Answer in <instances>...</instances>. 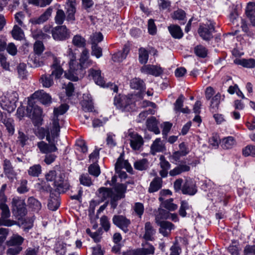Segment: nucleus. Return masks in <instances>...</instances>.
I'll return each instance as SVG.
<instances>
[{"mask_svg":"<svg viewBox=\"0 0 255 255\" xmlns=\"http://www.w3.org/2000/svg\"><path fill=\"white\" fill-rule=\"evenodd\" d=\"M66 56L70 60L69 62V69L65 73L66 78L74 81L78 80L79 77H81L82 74L79 63L76 60L75 53L71 48H69L66 53Z\"/></svg>","mask_w":255,"mask_h":255,"instance_id":"nucleus-1","label":"nucleus"},{"mask_svg":"<svg viewBox=\"0 0 255 255\" xmlns=\"http://www.w3.org/2000/svg\"><path fill=\"white\" fill-rule=\"evenodd\" d=\"M68 109V106L66 104L61 105L58 108L54 110V117L52 120V128L50 132L47 135V139L50 141L54 139L55 137L59 136L60 131V127L59 124L58 116L64 114Z\"/></svg>","mask_w":255,"mask_h":255,"instance_id":"nucleus-2","label":"nucleus"},{"mask_svg":"<svg viewBox=\"0 0 255 255\" xmlns=\"http://www.w3.org/2000/svg\"><path fill=\"white\" fill-rule=\"evenodd\" d=\"M136 95L123 96L116 97L114 104L117 108L124 112H130L136 110L135 98Z\"/></svg>","mask_w":255,"mask_h":255,"instance_id":"nucleus-3","label":"nucleus"},{"mask_svg":"<svg viewBox=\"0 0 255 255\" xmlns=\"http://www.w3.org/2000/svg\"><path fill=\"white\" fill-rule=\"evenodd\" d=\"M48 181H53L54 186L59 192H64L68 188V185L65 180V175L60 171L51 170L45 175Z\"/></svg>","mask_w":255,"mask_h":255,"instance_id":"nucleus-4","label":"nucleus"},{"mask_svg":"<svg viewBox=\"0 0 255 255\" xmlns=\"http://www.w3.org/2000/svg\"><path fill=\"white\" fill-rule=\"evenodd\" d=\"M18 101V94L13 91L8 92L5 95L0 96V106L8 113L14 111L16 107V103Z\"/></svg>","mask_w":255,"mask_h":255,"instance_id":"nucleus-5","label":"nucleus"},{"mask_svg":"<svg viewBox=\"0 0 255 255\" xmlns=\"http://www.w3.org/2000/svg\"><path fill=\"white\" fill-rule=\"evenodd\" d=\"M89 75L92 76L96 84L102 87H110L113 90L114 92H117L118 90V87L111 83L106 84L103 78L101 76V72L100 70H94L91 69L89 71Z\"/></svg>","mask_w":255,"mask_h":255,"instance_id":"nucleus-6","label":"nucleus"},{"mask_svg":"<svg viewBox=\"0 0 255 255\" xmlns=\"http://www.w3.org/2000/svg\"><path fill=\"white\" fill-rule=\"evenodd\" d=\"M53 39L57 41L65 40L70 37V32L65 25L57 26L51 30Z\"/></svg>","mask_w":255,"mask_h":255,"instance_id":"nucleus-7","label":"nucleus"},{"mask_svg":"<svg viewBox=\"0 0 255 255\" xmlns=\"http://www.w3.org/2000/svg\"><path fill=\"white\" fill-rule=\"evenodd\" d=\"M126 137L130 141V147L134 150H139L143 144L142 137L130 130L127 133Z\"/></svg>","mask_w":255,"mask_h":255,"instance_id":"nucleus-8","label":"nucleus"},{"mask_svg":"<svg viewBox=\"0 0 255 255\" xmlns=\"http://www.w3.org/2000/svg\"><path fill=\"white\" fill-rule=\"evenodd\" d=\"M27 112L28 116L35 123L38 124L41 121L42 111L41 109L37 105H33L31 101L28 102V105L27 107Z\"/></svg>","mask_w":255,"mask_h":255,"instance_id":"nucleus-9","label":"nucleus"},{"mask_svg":"<svg viewBox=\"0 0 255 255\" xmlns=\"http://www.w3.org/2000/svg\"><path fill=\"white\" fill-rule=\"evenodd\" d=\"M214 30V23L209 20L205 24L200 26L198 32L203 39L208 40L212 38V33Z\"/></svg>","mask_w":255,"mask_h":255,"instance_id":"nucleus-10","label":"nucleus"},{"mask_svg":"<svg viewBox=\"0 0 255 255\" xmlns=\"http://www.w3.org/2000/svg\"><path fill=\"white\" fill-rule=\"evenodd\" d=\"M58 136L55 137L54 139H52L50 141H48L49 144L45 142L44 141H40L37 143V146L39 149L40 152L42 153L47 154L53 152H55L57 150V148L55 145L57 142L56 139Z\"/></svg>","mask_w":255,"mask_h":255,"instance_id":"nucleus-11","label":"nucleus"},{"mask_svg":"<svg viewBox=\"0 0 255 255\" xmlns=\"http://www.w3.org/2000/svg\"><path fill=\"white\" fill-rule=\"evenodd\" d=\"M154 247L147 242L142 244V248L129 251V255H149L154 253Z\"/></svg>","mask_w":255,"mask_h":255,"instance_id":"nucleus-12","label":"nucleus"},{"mask_svg":"<svg viewBox=\"0 0 255 255\" xmlns=\"http://www.w3.org/2000/svg\"><path fill=\"white\" fill-rule=\"evenodd\" d=\"M13 212L17 215L22 217L26 214V209L25 204L23 200L17 197L14 198L12 202Z\"/></svg>","mask_w":255,"mask_h":255,"instance_id":"nucleus-13","label":"nucleus"},{"mask_svg":"<svg viewBox=\"0 0 255 255\" xmlns=\"http://www.w3.org/2000/svg\"><path fill=\"white\" fill-rule=\"evenodd\" d=\"M113 222L124 232H128V227L130 224V222L125 217L121 215H115L113 217Z\"/></svg>","mask_w":255,"mask_h":255,"instance_id":"nucleus-14","label":"nucleus"},{"mask_svg":"<svg viewBox=\"0 0 255 255\" xmlns=\"http://www.w3.org/2000/svg\"><path fill=\"white\" fill-rule=\"evenodd\" d=\"M140 71L142 73L158 76L163 72L162 69L159 66L154 65H145L141 67Z\"/></svg>","mask_w":255,"mask_h":255,"instance_id":"nucleus-15","label":"nucleus"},{"mask_svg":"<svg viewBox=\"0 0 255 255\" xmlns=\"http://www.w3.org/2000/svg\"><path fill=\"white\" fill-rule=\"evenodd\" d=\"M130 86L132 89L139 90V94L138 97L139 98H142L145 90V84L143 80L138 78H134L130 80Z\"/></svg>","mask_w":255,"mask_h":255,"instance_id":"nucleus-16","label":"nucleus"},{"mask_svg":"<svg viewBox=\"0 0 255 255\" xmlns=\"http://www.w3.org/2000/svg\"><path fill=\"white\" fill-rule=\"evenodd\" d=\"M75 0H67L66 3V19L68 21L73 22L75 20V13L76 12Z\"/></svg>","mask_w":255,"mask_h":255,"instance_id":"nucleus-17","label":"nucleus"},{"mask_svg":"<svg viewBox=\"0 0 255 255\" xmlns=\"http://www.w3.org/2000/svg\"><path fill=\"white\" fill-rule=\"evenodd\" d=\"M31 98L39 100L43 105H48L51 102L50 96L43 90L37 91L34 93L31 96Z\"/></svg>","mask_w":255,"mask_h":255,"instance_id":"nucleus-18","label":"nucleus"},{"mask_svg":"<svg viewBox=\"0 0 255 255\" xmlns=\"http://www.w3.org/2000/svg\"><path fill=\"white\" fill-rule=\"evenodd\" d=\"M51 69L52 72L50 75L52 77L54 76L56 79L59 78L63 74V70L60 66V61L57 58H54Z\"/></svg>","mask_w":255,"mask_h":255,"instance_id":"nucleus-19","label":"nucleus"},{"mask_svg":"<svg viewBox=\"0 0 255 255\" xmlns=\"http://www.w3.org/2000/svg\"><path fill=\"white\" fill-rule=\"evenodd\" d=\"M156 223L160 227L159 232L164 236H168L170 231L174 229V225L169 222L162 221Z\"/></svg>","mask_w":255,"mask_h":255,"instance_id":"nucleus-20","label":"nucleus"},{"mask_svg":"<svg viewBox=\"0 0 255 255\" xmlns=\"http://www.w3.org/2000/svg\"><path fill=\"white\" fill-rule=\"evenodd\" d=\"M165 150V145L160 138H157L150 146V152L153 155L156 152H163Z\"/></svg>","mask_w":255,"mask_h":255,"instance_id":"nucleus-21","label":"nucleus"},{"mask_svg":"<svg viewBox=\"0 0 255 255\" xmlns=\"http://www.w3.org/2000/svg\"><path fill=\"white\" fill-rule=\"evenodd\" d=\"M83 98V100L81 103L83 110L85 112H92L93 105L90 95L89 94H85Z\"/></svg>","mask_w":255,"mask_h":255,"instance_id":"nucleus-22","label":"nucleus"},{"mask_svg":"<svg viewBox=\"0 0 255 255\" xmlns=\"http://www.w3.org/2000/svg\"><path fill=\"white\" fill-rule=\"evenodd\" d=\"M182 191L184 194L193 195L197 192V188L195 183L191 181H187L183 185Z\"/></svg>","mask_w":255,"mask_h":255,"instance_id":"nucleus-23","label":"nucleus"},{"mask_svg":"<svg viewBox=\"0 0 255 255\" xmlns=\"http://www.w3.org/2000/svg\"><path fill=\"white\" fill-rule=\"evenodd\" d=\"M99 197H100L102 201L107 199L109 198H112V201L111 202L112 206L115 208L116 206V205L114 204V201L113 200V197H112V192L111 190L105 187H102L99 190Z\"/></svg>","mask_w":255,"mask_h":255,"instance_id":"nucleus-24","label":"nucleus"},{"mask_svg":"<svg viewBox=\"0 0 255 255\" xmlns=\"http://www.w3.org/2000/svg\"><path fill=\"white\" fill-rule=\"evenodd\" d=\"M24 241V238L18 234H13L6 242L8 247L20 246Z\"/></svg>","mask_w":255,"mask_h":255,"instance_id":"nucleus-25","label":"nucleus"},{"mask_svg":"<svg viewBox=\"0 0 255 255\" xmlns=\"http://www.w3.org/2000/svg\"><path fill=\"white\" fill-rule=\"evenodd\" d=\"M246 14L252 24L255 26V2H249L246 7Z\"/></svg>","mask_w":255,"mask_h":255,"instance_id":"nucleus-26","label":"nucleus"},{"mask_svg":"<svg viewBox=\"0 0 255 255\" xmlns=\"http://www.w3.org/2000/svg\"><path fill=\"white\" fill-rule=\"evenodd\" d=\"M234 62L236 64L241 65L247 68H253L255 67V60L252 58L248 59L237 58Z\"/></svg>","mask_w":255,"mask_h":255,"instance_id":"nucleus-27","label":"nucleus"},{"mask_svg":"<svg viewBox=\"0 0 255 255\" xmlns=\"http://www.w3.org/2000/svg\"><path fill=\"white\" fill-rule=\"evenodd\" d=\"M146 126L149 130L153 131L155 134H158L160 133V130L157 127V121L154 117H152L147 120Z\"/></svg>","mask_w":255,"mask_h":255,"instance_id":"nucleus-28","label":"nucleus"},{"mask_svg":"<svg viewBox=\"0 0 255 255\" xmlns=\"http://www.w3.org/2000/svg\"><path fill=\"white\" fill-rule=\"evenodd\" d=\"M121 168H125L128 172H130L132 170V168L130 165L127 160H124L123 159L122 156L121 155L118 159V160L115 164V169L116 171Z\"/></svg>","mask_w":255,"mask_h":255,"instance_id":"nucleus-29","label":"nucleus"},{"mask_svg":"<svg viewBox=\"0 0 255 255\" xmlns=\"http://www.w3.org/2000/svg\"><path fill=\"white\" fill-rule=\"evenodd\" d=\"M129 52V49L128 47L124 48L122 51H119L114 54L112 56V59L115 62H121L127 57Z\"/></svg>","mask_w":255,"mask_h":255,"instance_id":"nucleus-30","label":"nucleus"},{"mask_svg":"<svg viewBox=\"0 0 255 255\" xmlns=\"http://www.w3.org/2000/svg\"><path fill=\"white\" fill-rule=\"evenodd\" d=\"M145 234L143 238L146 240L152 241L153 235L155 233V230L152 228L149 222H146L145 224Z\"/></svg>","mask_w":255,"mask_h":255,"instance_id":"nucleus-31","label":"nucleus"},{"mask_svg":"<svg viewBox=\"0 0 255 255\" xmlns=\"http://www.w3.org/2000/svg\"><path fill=\"white\" fill-rule=\"evenodd\" d=\"M236 144V140L233 136H228L225 137L221 141L222 147L224 149H231L233 148Z\"/></svg>","mask_w":255,"mask_h":255,"instance_id":"nucleus-32","label":"nucleus"},{"mask_svg":"<svg viewBox=\"0 0 255 255\" xmlns=\"http://www.w3.org/2000/svg\"><path fill=\"white\" fill-rule=\"evenodd\" d=\"M168 30L173 37L180 39L183 36V32L180 27L177 25H171L168 27Z\"/></svg>","mask_w":255,"mask_h":255,"instance_id":"nucleus-33","label":"nucleus"},{"mask_svg":"<svg viewBox=\"0 0 255 255\" xmlns=\"http://www.w3.org/2000/svg\"><path fill=\"white\" fill-rule=\"evenodd\" d=\"M52 9L48 8L38 18L32 19L31 21L35 24L42 23L46 21L50 17Z\"/></svg>","mask_w":255,"mask_h":255,"instance_id":"nucleus-34","label":"nucleus"},{"mask_svg":"<svg viewBox=\"0 0 255 255\" xmlns=\"http://www.w3.org/2000/svg\"><path fill=\"white\" fill-rule=\"evenodd\" d=\"M221 99V95L219 93L217 94L212 98L210 106V110L212 112L214 113L218 110Z\"/></svg>","mask_w":255,"mask_h":255,"instance_id":"nucleus-35","label":"nucleus"},{"mask_svg":"<svg viewBox=\"0 0 255 255\" xmlns=\"http://www.w3.org/2000/svg\"><path fill=\"white\" fill-rule=\"evenodd\" d=\"M28 206L34 211L38 212L41 208V204L35 198L30 197L28 199Z\"/></svg>","mask_w":255,"mask_h":255,"instance_id":"nucleus-36","label":"nucleus"},{"mask_svg":"<svg viewBox=\"0 0 255 255\" xmlns=\"http://www.w3.org/2000/svg\"><path fill=\"white\" fill-rule=\"evenodd\" d=\"M1 121L6 127L7 131L10 134H13L15 130L13 120L11 118L5 117L4 119L2 118Z\"/></svg>","mask_w":255,"mask_h":255,"instance_id":"nucleus-37","label":"nucleus"},{"mask_svg":"<svg viewBox=\"0 0 255 255\" xmlns=\"http://www.w3.org/2000/svg\"><path fill=\"white\" fill-rule=\"evenodd\" d=\"M40 82L43 86L46 88H49L53 85L54 82L52 77L51 75H43L40 78Z\"/></svg>","mask_w":255,"mask_h":255,"instance_id":"nucleus-38","label":"nucleus"},{"mask_svg":"<svg viewBox=\"0 0 255 255\" xmlns=\"http://www.w3.org/2000/svg\"><path fill=\"white\" fill-rule=\"evenodd\" d=\"M161 187V179L159 178H155L150 184L148 189L149 192L157 191Z\"/></svg>","mask_w":255,"mask_h":255,"instance_id":"nucleus-39","label":"nucleus"},{"mask_svg":"<svg viewBox=\"0 0 255 255\" xmlns=\"http://www.w3.org/2000/svg\"><path fill=\"white\" fill-rule=\"evenodd\" d=\"M190 169L189 166L186 165H182L176 167L173 169L169 172V174L171 176H176L182 173V172L189 171Z\"/></svg>","mask_w":255,"mask_h":255,"instance_id":"nucleus-40","label":"nucleus"},{"mask_svg":"<svg viewBox=\"0 0 255 255\" xmlns=\"http://www.w3.org/2000/svg\"><path fill=\"white\" fill-rule=\"evenodd\" d=\"M173 199L172 198H170L161 202V204L164 208L169 211H173L175 210L178 207V206L176 204L173 203Z\"/></svg>","mask_w":255,"mask_h":255,"instance_id":"nucleus-41","label":"nucleus"},{"mask_svg":"<svg viewBox=\"0 0 255 255\" xmlns=\"http://www.w3.org/2000/svg\"><path fill=\"white\" fill-rule=\"evenodd\" d=\"M51 128L52 123L50 124V128L47 130H45L43 128H38L35 130V134L40 139H43L45 135L47 138V135L48 133L50 132Z\"/></svg>","mask_w":255,"mask_h":255,"instance_id":"nucleus-42","label":"nucleus"},{"mask_svg":"<svg viewBox=\"0 0 255 255\" xmlns=\"http://www.w3.org/2000/svg\"><path fill=\"white\" fill-rule=\"evenodd\" d=\"M170 213L162 209H158V214L156 215L155 217V222L156 223H158L160 222L161 219H167L169 218Z\"/></svg>","mask_w":255,"mask_h":255,"instance_id":"nucleus-43","label":"nucleus"},{"mask_svg":"<svg viewBox=\"0 0 255 255\" xmlns=\"http://www.w3.org/2000/svg\"><path fill=\"white\" fill-rule=\"evenodd\" d=\"M139 61L141 64H146L148 59V53L143 48L139 49Z\"/></svg>","mask_w":255,"mask_h":255,"instance_id":"nucleus-44","label":"nucleus"},{"mask_svg":"<svg viewBox=\"0 0 255 255\" xmlns=\"http://www.w3.org/2000/svg\"><path fill=\"white\" fill-rule=\"evenodd\" d=\"M134 168L138 170H145L148 167V162L147 159H142L137 160L134 163Z\"/></svg>","mask_w":255,"mask_h":255,"instance_id":"nucleus-45","label":"nucleus"},{"mask_svg":"<svg viewBox=\"0 0 255 255\" xmlns=\"http://www.w3.org/2000/svg\"><path fill=\"white\" fill-rule=\"evenodd\" d=\"M194 52L196 55L201 58H205L207 56L208 51L206 48L202 45H198L194 48Z\"/></svg>","mask_w":255,"mask_h":255,"instance_id":"nucleus-46","label":"nucleus"},{"mask_svg":"<svg viewBox=\"0 0 255 255\" xmlns=\"http://www.w3.org/2000/svg\"><path fill=\"white\" fill-rule=\"evenodd\" d=\"M11 32L13 37L16 40H21L24 36L23 32L17 25L14 26Z\"/></svg>","mask_w":255,"mask_h":255,"instance_id":"nucleus-47","label":"nucleus"},{"mask_svg":"<svg viewBox=\"0 0 255 255\" xmlns=\"http://www.w3.org/2000/svg\"><path fill=\"white\" fill-rule=\"evenodd\" d=\"M126 189V187L124 184H120L117 185L115 188V190L117 192L118 195L116 196L113 197V200L114 201H116L124 197L123 194L125 192Z\"/></svg>","mask_w":255,"mask_h":255,"instance_id":"nucleus-48","label":"nucleus"},{"mask_svg":"<svg viewBox=\"0 0 255 255\" xmlns=\"http://www.w3.org/2000/svg\"><path fill=\"white\" fill-rule=\"evenodd\" d=\"M29 138L28 136L22 131H19L17 136V142L22 146L28 143Z\"/></svg>","mask_w":255,"mask_h":255,"instance_id":"nucleus-49","label":"nucleus"},{"mask_svg":"<svg viewBox=\"0 0 255 255\" xmlns=\"http://www.w3.org/2000/svg\"><path fill=\"white\" fill-rule=\"evenodd\" d=\"M66 18L64 11L62 9H58L55 16V21L57 24H62Z\"/></svg>","mask_w":255,"mask_h":255,"instance_id":"nucleus-50","label":"nucleus"},{"mask_svg":"<svg viewBox=\"0 0 255 255\" xmlns=\"http://www.w3.org/2000/svg\"><path fill=\"white\" fill-rule=\"evenodd\" d=\"M41 172V167L39 164L32 166L28 170V174L32 176H38Z\"/></svg>","mask_w":255,"mask_h":255,"instance_id":"nucleus-51","label":"nucleus"},{"mask_svg":"<svg viewBox=\"0 0 255 255\" xmlns=\"http://www.w3.org/2000/svg\"><path fill=\"white\" fill-rule=\"evenodd\" d=\"M243 154L245 156L255 157V146L249 145L243 149Z\"/></svg>","mask_w":255,"mask_h":255,"instance_id":"nucleus-52","label":"nucleus"},{"mask_svg":"<svg viewBox=\"0 0 255 255\" xmlns=\"http://www.w3.org/2000/svg\"><path fill=\"white\" fill-rule=\"evenodd\" d=\"M26 68V66L24 63H20L17 66V72L19 77L21 79L25 78L27 75Z\"/></svg>","mask_w":255,"mask_h":255,"instance_id":"nucleus-53","label":"nucleus"},{"mask_svg":"<svg viewBox=\"0 0 255 255\" xmlns=\"http://www.w3.org/2000/svg\"><path fill=\"white\" fill-rule=\"evenodd\" d=\"M191 208V206L189 205L188 202L186 201H182L181 206L179 210V215L182 217L186 216V210H188Z\"/></svg>","mask_w":255,"mask_h":255,"instance_id":"nucleus-54","label":"nucleus"},{"mask_svg":"<svg viewBox=\"0 0 255 255\" xmlns=\"http://www.w3.org/2000/svg\"><path fill=\"white\" fill-rule=\"evenodd\" d=\"M72 42L74 45L79 47H84L85 45V39L79 35L74 36Z\"/></svg>","mask_w":255,"mask_h":255,"instance_id":"nucleus-55","label":"nucleus"},{"mask_svg":"<svg viewBox=\"0 0 255 255\" xmlns=\"http://www.w3.org/2000/svg\"><path fill=\"white\" fill-rule=\"evenodd\" d=\"M4 202H5L1 201V203L0 204V209L2 211V218L6 219L10 216V212L8 206L4 203Z\"/></svg>","mask_w":255,"mask_h":255,"instance_id":"nucleus-56","label":"nucleus"},{"mask_svg":"<svg viewBox=\"0 0 255 255\" xmlns=\"http://www.w3.org/2000/svg\"><path fill=\"white\" fill-rule=\"evenodd\" d=\"M60 206V202L58 198H51L48 202V208L52 211L56 210Z\"/></svg>","mask_w":255,"mask_h":255,"instance_id":"nucleus-57","label":"nucleus"},{"mask_svg":"<svg viewBox=\"0 0 255 255\" xmlns=\"http://www.w3.org/2000/svg\"><path fill=\"white\" fill-rule=\"evenodd\" d=\"M239 18H242L241 17L239 16V14L236 10H234L233 12H231L230 15V19L231 21L236 26H239Z\"/></svg>","mask_w":255,"mask_h":255,"instance_id":"nucleus-58","label":"nucleus"},{"mask_svg":"<svg viewBox=\"0 0 255 255\" xmlns=\"http://www.w3.org/2000/svg\"><path fill=\"white\" fill-rule=\"evenodd\" d=\"M89 172L96 177L98 176L100 173L99 166L96 163L91 164L89 167Z\"/></svg>","mask_w":255,"mask_h":255,"instance_id":"nucleus-59","label":"nucleus"},{"mask_svg":"<svg viewBox=\"0 0 255 255\" xmlns=\"http://www.w3.org/2000/svg\"><path fill=\"white\" fill-rule=\"evenodd\" d=\"M22 248L20 246L9 247L6 251L7 255H18L22 251Z\"/></svg>","mask_w":255,"mask_h":255,"instance_id":"nucleus-60","label":"nucleus"},{"mask_svg":"<svg viewBox=\"0 0 255 255\" xmlns=\"http://www.w3.org/2000/svg\"><path fill=\"white\" fill-rule=\"evenodd\" d=\"M44 49L43 43L39 41H37L34 44V51L36 54L39 55L42 53Z\"/></svg>","mask_w":255,"mask_h":255,"instance_id":"nucleus-61","label":"nucleus"},{"mask_svg":"<svg viewBox=\"0 0 255 255\" xmlns=\"http://www.w3.org/2000/svg\"><path fill=\"white\" fill-rule=\"evenodd\" d=\"M171 17L174 19L183 20L185 17V13L183 10L178 9L172 14Z\"/></svg>","mask_w":255,"mask_h":255,"instance_id":"nucleus-62","label":"nucleus"},{"mask_svg":"<svg viewBox=\"0 0 255 255\" xmlns=\"http://www.w3.org/2000/svg\"><path fill=\"white\" fill-rule=\"evenodd\" d=\"M133 210L135 214L140 218L144 212V206L142 203L137 202L134 204Z\"/></svg>","mask_w":255,"mask_h":255,"instance_id":"nucleus-63","label":"nucleus"},{"mask_svg":"<svg viewBox=\"0 0 255 255\" xmlns=\"http://www.w3.org/2000/svg\"><path fill=\"white\" fill-rule=\"evenodd\" d=\"M184 98L182 95H180L174 103V110L176 112H179L182 108Z\"/></svg>","mask_w":255,"mask_h":255,"instance_id":"nucleus-64","label":"nucleus"}]
</instances>
